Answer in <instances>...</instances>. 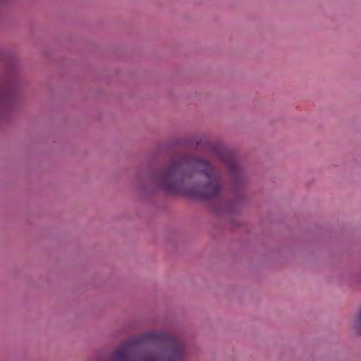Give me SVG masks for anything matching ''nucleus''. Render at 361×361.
<instances>
[{
    "instance_id": "nucleus-3",
    "label": "nucleus",
    "mask_w": 361,
    "mask_h": 361,
    "mask_svg": "<svg viewBox=\"0 0 361 361\" xmlns=\"http://www.w3.org/2000/svg\"><path fill=\"white\" fill-rule=\"evenodd\" d=\"M219 157L228 168L234 185L237 188L240 187L244 183L245 176L235 154L231 151L225 150L219 154Z\"/></svg>"
},
{
    "instance_id": "nucleus-2",
    "label": "nucleus",
    "mask_w": 361,
    "mask_h": 361,
    "mask_svg": "<svg viewBox=\"0 0 361 361\" xmlns=\"http://www.w3.org/2000/svg\"><path fill=\"white\" fill-rule=\"evenodd\" d=\"M185 355L181 338L151 331L131 337L111 355H99L98 361H180Z\"/></svg>"
},
{
    "instance_id": "nucleus-1",
    "label": "nucleus",
    "mask_w": 361,
    "mask_h": 361,
    "mask_svg": "<svg viewBox=\"0 0 361 361\" xmlns=\"http://www.w3.org/2000/svg\"><path fill=\"white\" fill-rule=\"evenodd\" d=\"M155 180L159 187L168 192L204 200L218 197L224 185L221 173L210 162L188 157L173 160Z\"/></svg>"
},
{
    "instance_id": "nucleus-4",
    "label": "nucleus",
    "mask_w": 361,
    "mask_h": 361,
    "mask_svg": "<svg viewBox=\"0 0 361 361\" xmlns=\"http://www.w3.org/2000/svg\"><path fill=\"white\" fill-rule=\"evenodd\" d=\"M355 327L361 331V309L357 317L355 320Z\"/></svg>"
}]
</instances>
